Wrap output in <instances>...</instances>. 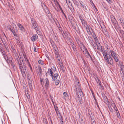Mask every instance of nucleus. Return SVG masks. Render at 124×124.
I'll return each instance as SVG.
<instances>
[{"label": "nucleus", "mask_w": 124, "mask_h": 124, "mask_svg": "<svg viewBox=\"0 0 124 124\" xmlns=\"http://www.w3.org/2000/svg\"><path fill=\"white\" fill-rule=\"evenodd\" d=\"M120 68L121 70H124V66L123 65L122 63H121L120 64Z\"/></svg>", "instance_id": "27"}, {"label": "nucleus", "mask_w": 124, "mask_h": 124, "mask_svg": "<svg viewBox=\"0 0 124 124\" xmlns=\"http://www.w3.org/2000/svg\"><path fill=\"white\" fill-rule=\"evenodd\" d=\"M80 2V3L81 6H83L84 5V3L82 2Z\"/></svg>", "instance_id": "57"}, {"label": "nucleus", "mask_w": 124, "mask_h": 124, "mask_svg": "<svg viewBox=\"0 0 124 124\" xmlns=\"http://www.w3.org/2000/svg\"><path fill=\"white\" fill-rule=\"evenodd\" d=\"M74 52H76L77 51L76 47L75 45H73V46H71Z\"/></svg>", "instance_id": "26"}, {"label": "nucleus", "mask_w": 124, "mask_h": 124, "mask_svg": "<svg viewBox=\"0 0 124 124\" xmlns=\"http://www.w3.org/2000/svg\"><path fill=\"white\" fill-rule=\"evenodd\" d=\"M70 45L71 46H73V45H75L74 44V43H73L72 42H70Z\"/></svg>", "instance_id": "59"}, {"label": "nucleus", "mask_w": 124, "mask_h": 124, "mask_svg": "<svg viewBox=\"0 0 124 124\" xmlns=\"http://www.w3.org/2000/svg\"><path fill=\"white\" fill-rule=\"evenodd\" d=\"M106 0L109 4H111L112 3V2L111 0Z\"/></svg>", "instance_id": "54"}, {"label": "nucleus", "mask_w": 124, "mask_h": 124, "mask_svg": "<svg viewBox=\"0 0 124 124\" xmlns=\"http://www.w3.org/2000/svg\"><path fill=\"white\" fill-rule=\"evenodd\" d=\"M119 31L123 37L124 38V31L122 30H120Z\"/></svg>", "instance_id": "25"}, {"label": "nucleus", "mask_w": 124, "mask_h": 124, "mask_svg": "<svg viewBox=\"0 0 124 124\" xmlns=\"http://www.w3.org/2000/svg\"><path fill=\"white\" fill-rule=\"evenodd\" d=\"M118 118H121V116L118 110H116L115 112Z\"/></svg>", "instance_id": "18"}, {"label": "nucleus", "mask_w": 124, "mask_h": 124, "mask_svg": "<svg viewBox=\"0 0 124 124\" xmlns=\"http://www.w3.org/2000/svg\"><path fill=\"white\" fill-rule=\"evenodd\" d=\"M74 4L76 5L77 6H78L79 5V2L78 0H72Z\"/></svg>", "instance_id": "14"}, {"label": "nucleus", "mask_w": 124, "mask_h": 124, "mask_svg": "<svg viewBox=\"0 0 124 124\" xmlns=\"http://www.w3.org/2000/svg\"><path fill=\"white\" fill-rule=\"evenodd\" d=\"M59 31L61 32L62 35H63V33H62V28L61 27H60L59 28Z\"/></svg>", "instance_id": "48"}, {"label": "nucleus", "mask_w": 124, "mask_h": 124, "mask_svg": "<svg viewBox=\"0 0 124 124\" xmlns=\"http://www.w3.org/2000/svg\"><path fill=\"white\" fill-rule=\"evenodd\" d=\"M4 58L6 60V61L8 63V56L7 55H6L5 56H4Z\"/></svg>", "instance_id": "41"}, {"label": "nucleus", "mask_w": 124, "mask_h": 124, "mask_svg": "<svg viewBox=\"0 0 124 124\" xmlns=\"http://www.w3.org/2000/svg\"><path fill=\"white\" fill-rule=\"evenodd\" d=\"M107 55H109L108 56V58H111V56H112L114 58L116 62H117L118 61V58L117 55L113 50L110 51L109 54H107Z\"/></svg>", "instance_id": "2"}, {"label": "nucleus", "mask_w": 124, "mask_h": 124, "mask_svg": "<svg viewBox=\"0 0 124 124\" xmlns=\"http://www.w3.org/2000/svg\"><path fill=\"white\" fill-rule=\"evenodd\" d=\"M38 38V36L37 34L33 35L31 38V39L33 41H34L36 40Z\"/></svg>", "instance_id": "7"}, {"label": "nucleus", "mask_w": 124, "mask_h": 124, "mask_svg": "<svg viewBox=\"0 0 124 124\" xmlns=\"http://www.w3.org/2000/svg\"><path fill=\"white\" fill-rule=\"evenodd\" d=\"M32 84V83H30V84H29V87L31 90H32L33 89Z\"/></svg>", "instance_id": "35"}, {"label": "nucleus", "mask_w": 124, "mask_h": 124, "mask_svg": "<svg viewBox=\"0 0 124 124\" xmlns=\"http://www.w3.org/2000/svg\"><path fill=\"white\" fill-rule=\"evenodd\" d=\"M61 58H59L57 59V62H58V63L59 64H60V63H61Z\"/></svg>", "instance_id": "42"}, {"label": "nucleus", "mask_w": 124, "mask_h": 124, "mask_svg": "<svg viewBox=\"0 0 124 124\" xmlns=\"http://www.w3.org/2000/svg\"><path fill=\"white\" fill-rule=\"evenodd\" d=\"M31 23H35L36 22L35 20L33 18H31Z\"/></svg>", "instance_id": "34"}, {"label": "nucleus", "mask_w": 124, "mask_h": 124, "mask_svg": "<svg viewBox=\"0 0 124 124\" xmlns=\"http://www.w3.org/2000/svg\"><path fill=\"white\" fill-rule=\"evenodd\" d=\"M60 68L61 70L63 72H65V70L64 67L62 65V66H61Z\"/></svg>", "instance_id": "33"}, {"label": "nucleus", "mask_w": 124, "mask_h": 124, "mask_svg": "<svg viewBox=\"0 0 124 124\" xmlns=\"http://www.w3.org/2000/svg\"><path fill=\"white\" fill-rule=\"evenodd\" d=\"M108 108L109 109L110 112H113V110L111 106H108Z\"/></svg>", "instance_id": "40"}, {"label": "nucleus", "mask_w": 124, "mask_h": 124, "mask_svg": "<svg viewBox=\"0 0 124 124\" xmlns=\"http://www.w3.org/2000/svg\"><path fill=\"white\" fill-rule=\"evenodd\" d=\"M10 30L12 32L14 35L15 36H17V35L16 34L15 31L14 29H11V28H10Z\"/></svg>", "instance_id": "20"}, {"label": "nucleus", "mask_w": 124, "mask_h": 124, "mask_svg": "<svg viewBox=\"0 0 124 124\" xmlns=\"http://www.w3.org/2000/svg\"><path fill=\"white\" fill-rule=\"evenodd\" d=\"M63 94L65 97H68V94L66 92H64L63 93Z\"/></svg>", "instance_id": "39"}, {"label": "nucleus", "mask_w": 124, "mask_h": 124, "mask_svg": "<svg viewBox=\"0 0 124 124\" xmlns=\"http://www.w3.org/2000/svg\"><path fill=\"white\" fill-rule=\"evenodd\" d=\"M38 71H39V73H39V74H40L41 75V72L42 71V70L41 68V67L39 65L38 66Z\"/></svg>", "instance_id": "21"}, {"label": "nucleus", "mask_w": 124, "mask_h": 124, "mask_svg": "<svg viewBox=\"0 0 124 124\" xmlns=\"http://www.w3.org/2000/svg\"><path fill=\"white\" fill-rule=\"evenodd\" d=\"M38 26V25L36 22L35 23H32V28L35 29L37 31H38L39 30V28Z\"/></svg>", "instance_id": "5"}, {"label": "nucleus", "mask_w": 124, "mask_h": 124, "mask_svg": "<svg viewBox=\"0 0 124 124\" xmlns=\"http://www.w3.org/2000/svg\"><path fill=\"white\" fill-rule=\"evenodd\" d=\"M82 25L84 27H85L86 26V25H87V23L85 21L84 22H82Z\"/></svg>", "instance_id": "28"}, {"label": "nucleus", "mask_w": 124, "mask_h": 124, "mask_svg": "<svg viewBox=\"0 0 124 124\" xmlns=\"http://www.w3.org/2000/svg\"><path fill=\"white\" fill-rule=\"evenodd\" d=\"M81 121L82 122H80V124H85V123L84 122L82 119H81Z\"/></svg>", "instance_id": "61"}, {"label": "nucleus", "mask_w": 124, "mask_h": 124, "mask_svg": "<svg viewBox=\"0 0 124 124\" xmlns=\"http://www.w3.org/2000/svg\"><path fill=\"white\" fill-rule=\"evenodd\" d=\"M27 78L28 79V84H30V83H32L31 79V77L28 76Z\"/></svg>", "instance_id": "29"}, {"label": "nucleus", "mask_w": 124, "mask_h": 124, "mask_svg": "<svg viewBox=\"0 0 124 124\" xmlns=\"http://www.w3.org/2000/svg\"><path fill=\"white\" fill-rule=\"evenodd\" d=\"M43 122L44 124H48L47 120L45 118L43 119Z\"/></svg>", "instance_id": "31"}, {"label": "nucleus", "mask_w": 124, "mask_h": 124, "mask_svg": "<svg viewBox=\"0 0 124 124\" xmlns=\"http://www.w3.org/2000/svg\"><path fill=\"white\" fill-rule=\"evenodd\" d=\"M52 70L54 72L56 70V68L55 67H53V68H52Z\"/></svg>", "instance_id": "46"}, {"label": "nucleus", "mask_w": 124, "mask_h": 124, "mask_svg": "<svg viewBox=\"0 0 124 124\" xmlns=\"http://www.w3.org/2000/svg\"><path fill=\"white\" fill-rule=\"evenodd\" d=\"M102 54L103 55L104 59H107L108 55H107V54L106 51H103V52Z\"/></svg>", "instance_id": "12"}, {"label": "nucleus", "mask_w": 124, "mask_h": 124, "mask_svg": "<svg viewBox=\"0 0 124 124\" xmlns=\"http://www.w3.org/2000/svg\"><path fill=\"white\" fill-rule=\"evenodd\" d=\"M88 39H89V42L90 43L91 45L92 46L95 47V46L94 45V44H93V42H94L93 40V39L91 37H89Z\"/></svg>", "instance_id": "9"}, {"label": "nucleus", "mask_w": 124, "mask_h": 124, "mask_svg": "<svg viewBox=\"0 0 124 124\" xmlns=\"http://www.w3.org/2000/svg\"><path fill=\"white\" fill-rule=\"evenodd\" d=\"M102 30L104 33H107L108 32L106 30V28L105 27H104V28H103V29H102Z\"/></svg>", "instance_id": "36"}, {"label": "nucleus", "mask_w": 124, "mask_h": 124, "mask_svg": "<svg viewBox=\"0 0 124 124\" xmlns=\"http://www.w3.org/2000/svg\"><path fill=\"white\" fill-rule=\"evenodd\" d=\"M58 76V73H56L54 74V75H53L51 77L52 78V79L53 80L55 81L56 79Z\"/></svg>", "instance_id": "8"}, {"label": "nucleus", "mask_w": 124, "mask_h": 124, "mask_svg": "<svg viewBox=\"0 0 124 124\" xmlns=\"http://www.w3.org/2000/svg\"><path fill=\"white\" fill-rule=\"evenodd\" d=\"M55 109L57 115H58V114H60V112L59 111V110L58 109V108L57 107H56V108H55Z\"/></svg>", "instance_id": "23"}, {"label": "nucleus", "mask_w": 124, "mask_h": 124, "mask_svg": "<svg viewBox=\"0 0 124 124\" xmlns=\"http://www.w3.org/2000/svg\"><path fill=\"white\" fill-rule=\"evenodd\" d=\"M8 62H9L10 63H13V59L12 57L11 56L9 57V59H8Z\"/></svg>", "instance_id": "22"}, {"label": "nucleus", "mask_w": 124, "mask_h": 124, "mask_svg": "<svg viewBox=\"0 0 124 124\" xmlns=\"http://www.w3.org/2000/svg\"><path fill=\"white\" fill-rule=\"evenodd\" d=\"M27 63H28V65L30 67V70H31V71H32V67H31V65L30 63L29 62L28 60H27Z\"/></svg>", "instance_id": "32"}, {"label": "nucleus", "mask_w": 124, "mask_h": 124, "mask_svg": "<svg viewBox=\"0 0 124 124\" xmlns=\"http://www.w3.org/2000/svg\"><path fill=\"white\" fill-rule=\"evenodd\" d=\"M19 68H20V69H21V71H22V68H23L22 67V66H21V65H19Z\"/></svg>", "instance_id": "62"}, {"label": "nucleus", "mask_w": 124, "mask_h": 124, "mask_svg": "<svg viewBox=\"0 0 124 124\" xmlns=\"http://www.w3.org/2000/svg\"><path fill=\"white\" fill-rule=\"evenodd\" d=\"M16 60L17 61V62L18 61H19V60H20V58L19 57V56H18L16 58Z\"/></svg>", "instance_id": "52"}, {"label": "nucleus", "mask_w": 124, "mask_h": 124, "mask_svg": "<svg viewBox=\"0 0 124 124\" xmlns=\"http://www.w3.org/2000/svg\"><path fill=\"white\" fill-rule=\"evenodd\" d=\"M82 6L83 7V8L85 9V10H87V8H86V7L85 6H84V5Z\"/></svg>", "instance_id": "58"}, {"label": "nucleus", "mask_w": 124, "mask_h": 124, "mask_svg": "<svg viewBox=\"0 0 124 124\" xmlns=\"http://www.w3.org/2000/svg\"><path fill=\"white\" fill-rule=\"evenodd\" d=\"M59 8H60V9L61 10V12H62V11H63V10H62V8L61 7V6L60 5H59Z\"/></svg>", "instance_id": "55"}, {"label": "nucleus", "mask_w": 124, "mask_h": 124, "mask_svg": "<svg viewBox=\"0 0 124 124\" xmlns=\"http://www.w3.org/2000/svg\"><path fill=\"white\" fill-rule=\"evenodd\" d=\"M23 56H24V58L26 60H27H27H28L26 57V55H24V54H23Z\"/></svg>", "instance_id": "60"}, {"label": "nucleus", "mask_w": 124, "mask_h": 124, "mask_svg": "<svg viewBox=\"0 0 124 124\" xmlns=\"http://www.w3.org/2000/svg\"><path fill=\"white\" fill-rule=\"evenodd\" d=\"M17 63L19 64V65H22V62H21L20 60L19 61L17 62Z\"/></svg>", "instance_id": "53"}, {"label": "nucleus", "mask_w": 124, "mask_h": 124, "mask_svg": "<svg viewBox=\"0 0 124 124\" xmlns=\"http://www.w3.org/2000/svg\"><path fill=\"white\" fill-rule=\"evenodd\" d=\"M84 28L87 31V32H88V26L87 25H86V26H85V27H84Z\"/></svg>", "instance_id": "47"}, {"label": "nucleus", "mask_w": 124, "mask_h": 124, "mask_svg": "<svg viewBox=\"0 0 124 124\" xmlns=\"http://www.w3.org/2000/svg\"><path fill=\"white\" fill-rule=\"evenodd\" d=\"M119 22L122 25V26H124V20L121 18H120L119 19Z\"/></svg>", "instance_id": "13"}, {"label": "nucleus", "mask_w": 124, "mask_h": 124, "mask_svg": "<svg viewBox=\"0 0 124 124\" xmlns=\"http://www.w3.org/2000/svg\"><path fill=\"white\" fill-rule=\"evenodd\" d=\"M28 99L30 98V94L28 93H25Z\"/></svg>", "instance_id": "45"}, {"label": "nucleus", "mask_w": 124, "mask_h": 124, "mask_svg": "<svg viewBox=\"0 0 124 124\" xmlns=\"http://www.w3.org/2000/svg\"><path fill=\"white\" fill-rule=\"evenodd\" d=\"M17 25L20 28V29L22 30H23V26L22 25L20 24L19 23H18L17 24Z\"/></svg>", "instance_id": "24"}, {"label": "nucleus", "mask_w": 124, "mask_h": 124, "mask_svg": "<svg viewBox=\"0 0 124 124\" xmlns=\"http://www.w3.org/2000/svg\"><path fill=\"white\" fill-rule=\"evenodd\" d=\"M55 57L56 59L60 58V57L58 52L56 51L55 53Z\"/></svg>", "instance_id": "19"}, {"label": "nucleus", "mask_w": 124, "mask_h": 124, "mask_svg": "<svg viewBox=\"0 0 124 124\" xmlns=\"http://www.w3.org/2000/svg\"><path fill=\"white\" fill-rule=\"evenodd\" d=\"M50 73V76L51 77L53 75V72L52 70L50 69H49L48 70V71L46 73V76L47 75L48 73Z\"/></svg>", "instance_id": "11"}, {"label": "nucleus", "mask_w": 124, "mask_h": 124, "mask_svg": "<svg viewBox=\"0 0 124 124\" xmlns=\"http://www.w3.org/2000/svg\"><path fill=\"white\" fill-rule=\"evenodd\" d=\"M78 90V91L77 92L76 94L80 103L82 104V98L84 96L81 90L79 89Z\"/></svg>", "instance_id": "1"}, {"label": "nucleus", "mask_w": 124, "mask_h": 124, "mask_svg": "<svg viewBox=\"0 0 124 124\" xmlns=\"http://www.w3.org/2000/svg\"><path fill=\"white\" fill-rule=\"evenodd\" d=\"M54 39L55 40H56V41H58V38L57 37V35L54 36Z\"/></svg>", "instance_id": "43"}, {"label": "nucleus", "mask_w": 124, "mask_h": 124, "mask_svg": "<svg viewBox=\"0 0 124 124\" xmlns=\"http://www.w3.org/2000/svg\"><path fill=\"white\" fill-rule=\"evenodd\" d=\"M40 81L42 85H43L45 83V87L47 89L49 85V81L48 78H46L45 79H43L40 78Z\"/></svg>", "instance_id": "3"}, {"label": "nucleus", "mask_w": 124, "mask_h": 124, "mask_svg": "<svg viewBox=\"0 0 124 124\" xmlns=\"http://www.w3.org/2000/svg\"><path fill=\"white\" fill-rule=\"evenodd\" d=\"M66 1L67 4H68L70 3V0H66Z\"/></svg>", "instance_id": "50"}, {"label": "nucleus", "mask_w": 124, "mask_h": 124, "mask_svg": "<svg viewBox=\"0 0 124 124\" xmlns=\"http://www.w3.org/2000/svg\"><path fill=\"white\" fill-rule=\"evenodd\" d=\"M62 14L64 15V16L65 17V18L67 19V17H66V15L64 13V12L63 11H62Z\"/></svg>", "instance_id": "56"}, {"label": "nucleus", "mask_w": 124, "mask_h": 124, "mask_svg": "<svg viewBox=\"0 0 124 124\" xmlns=\"http://www.w3.org/2000/svg\"><path fill=\"white\" fill-rule=\"evenodd\" d=\"M44 6L45 7V9H44L45 12L46 14H49L50 13V12L48 8L47 7H46L45 5Z\"/></svg>", "instance_id": "16"}, {"label": "nucleus", "mask_w": 124, "mask_h": 124, "mask_svg": "<svg viewBox=\"0 0 124 124\" xmlns=\"http://www.w3.org/2000/svg\"><path fill=\"white\" fill-rule=\"evenodd\" d=\"M105 59L106 61L108 64L112 65L113 64V59L111 58H108L107 59Z\"/></svg>", "instance_id": "4"}, {"label": "nucleus", "mask_w": 124, "mask_h": 124, "mask_svg": "<svg viewBox=\"0 0 124 124\" xmlns=\"http://www.w3.org/2000/svg\"><path fill=\"white\" fill-rule=\"evenodd\" d=\"M112 105L113 106V107L114 108V109H116V108H117L116 105H115L114 103H112Z\"/></svg>", "instance_id": "44"}, {"label": "nucleus", "mask_w": 124, "mask_h": 124, "mask_svg": "<svg viewBox=\"0 0 124 124\" xmlns=\"http://www.w3.org/2000/svg\"><path fill=\"white\" fill-rule=\"evenodd\" d=\"M111 17L112 23L114 24H116L117 22L115 17L113 16H111Z\"/></svg>", "instance_id": "6"}, {"label": "nucleus", "mask_w": 124, "mask_h": 124, "mask_svg": "<svg viewBox=\"0 0 124 124\" xmlns=\"http://www.w3.org/2000/svg\"><path fill=\"white\" fill-rule=\"evenodd\" d=\"M92 36L93 38L95 41L97 42L98 41V39L96 36L95 34L94 33L92 35Z\"/></svg>", "instance_id": "17"}, {"label": "nucleus", "mask_w": 124, "mask_h": 124, "mask_svg": "<svg viewBox=\"0 0 124 124\" xmlns=\"http://www.w3.org/2000/svg\"><path fill=\"white\" fill-rule=\"evenodd\" d=\"M85 57L87 58H89V57L90 56V55L89 54L86 49H85Z\"/></svg>", "instance_id": "10"}, {"label": "nucleus", "mask_w": 124, "mask_h": 124, "mask_svg": "<svg viewBox=\"0 0 124 124\" xmlns=\"http://www.w3.org/2000/svg\"><path fill=\"white\" fill-rule=\"evenodd\" d=\"M60 82L59 80H57L55 82V84L56 85H58Z\"/></svg>", "instance_id": "37"}, {"label": "nucleus", "mask_w": 124, "mask_h": 124, "mask_svg": "<svg viewBox=\"0 0 124 124\" xmlns=\"http://www.w3.org/2000/svg\"><path fill=\"white\" fill-rule=\"evenodd\" d=\"M59 114V115H58V114L57 115H58L59 118L60 119V120H62L63 119L62 117V115H61L60 113V114Z\"/></svg>", "instance_id": "30"}, {"label": "nucleus", "mask_w": 124, "mask_h": 124, "mask_svg": "<svg viewBox=\"0 0 124 124\" xmlns=\"http://www.w3.org/2000/svg\"><path fill=\"white\" fill-rule=\"evenodd\" d=\"M5 47L6 50L8 51L9 52V49H8V47L7 46H6V45H5Z\"/></svg>", "instance_id": "49"}, {"label": "nucleus", "mask_w": 124, "mask_h": 124, "mask_svg": "<svg viewBox=\"0 0 124 124\" xmlns=\"http://www.w3.org/2000/svg\"><path fill=\"white\" fill-rule=\"evenodd\" d=\"M21 71L23 76V77H24V76H25L26 75L25 72L24 71L23 72L22 71Z\"/></svg>", "instance_id": "51"}, {"label": "nucleus", "mask_w": 124, "mask_h": 124, "mask_svg": "<svg viewBox=\"0 0 124 124\" xmlns=\"http://www.w3.org/2000/svg\"><path fill=\"white\" fill-rule=\"evenodd\" d=\"M38 62L40 64H41V65L43 64V62L41 60H39L38 61Z\"/></svg>", "instance_id": "38"}, {"label": "nucleus", "mask_w": 124, "mask_h": 124, "mask_svg": "<svg viewBox=\"0 0 124 124\" xmlns=\"http://www.w3.org/2000/svg\"><path fill=\"white\" fill-rule=\"evenodd\" d=\"M79 17L80 20H81V19H83V17L81 16H79Z\"/></svg>", "instance_id": "63"}, {"label": "nucleus", "mask_w": 124, "mask_h": 124, "mask_svg": "<svg viewBox=\"0 0 124 124\" xmlns=\"http://www.w3.org/2000/svg\"><path fill=\"white\" fill-rule=\"evenodd\" d=\"M98 81H99V85L100 86H101V82L99 80H98Z\"/></svg>", "instance_id": "64"}, {"label": "nucleus", "mask_w": 124, "mask_h": 124, "mask_svg": "<svg viewBox=\"0 0 124 124\" xmlns=\"http://www.w3.org/2000/svg\"><path fill=\"white\" fill-rule=\"evenodd\" d=\"M51 43L53 48L56 51V49L57 48V47L55 44L53 42H51Z\"/></svg>", "instance_id": "15"}]
</instances>
